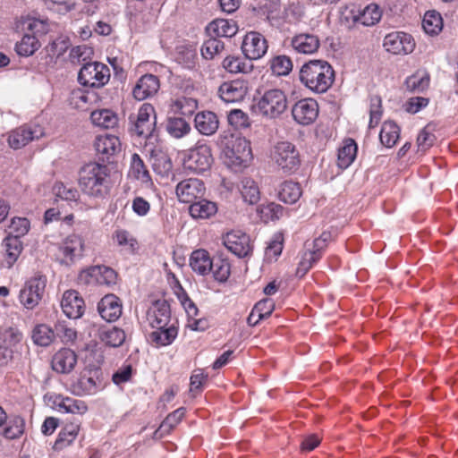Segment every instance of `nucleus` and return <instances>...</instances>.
I'll list each match as a JSON object with an SVG mask.
<instances>
[{
    "label": "nucleus",
    "mask_w": 458,
    "mask_h": 458,
    "mask_svg": "<svg viewBox=\"0 0 458 458\" xmlns=\"http://www.w3.org/2000/svg\"><path fill=\"white\" fill-rule=\"evenodd\" d=\"M78 183L83 194L92 199H104L111 189L110 171L106 165L90 162L79 171Z\"/></svg>",
    "instance_id": "nucleus-1"
},
{
    "label": "nucleus",
    "mask_w": 458,
    "mask_h": 458,
    "mask_svg": "<svg viewBox=\"0 0 458 458\" xmlns=\"http://www.w3.org/2000/svg\"><path fill=\"white\" fill-rule=\"evenodd\" d=\"M299 78L310 90L325 93L335 81V71L327 61L310 60L301 66Z\"/></svg>",
    "instance_id": "nucleus-2"
},
{
    "label": "nucleus",
    "mask_w": 458,
    "mask_h": 458,
    "mask_svg": "<svg viewBox=\"0 0 458 458\" xmlns=\"http://www.w3.org/2000/svg\"><path fill=\"white\" fill-rule=\"evenodd\" d=\"M270 158L284 174H293L301 165L299 150L290 141L276 142L270 150Z\"/></svg>",
    "instance_id": "nucleus-3"
},
{
    "label": "nucleus",
    "mask_w": 458,
    "mask_h": 458,
    "mask_svg": "<svg viewBox=\"0 0 458 458\" xmlns=\"http://www.w3.org/2000/svg\"><path fill=\"white\" fill-rule=\"evenodd\" d=\"M332 240L330 232H323L318 238L312 242H305V250L301 255V260L296 269V276H304L308 271L317 264L322 258L328 242Z\"/></svg>",
    "instance_id": "nucleus-4"
},
{
    "label": "nucleus",
    "mask_w": 458,
    "mask_h": 458,
    "mask_svg": "<svg viewBox=\"0 0 458 458\" xmlns=\"http://www.w3.org/2000/svg\"><path fill=\"white\" fill-rule=\"evenodd\" d=\"M213 157L208 145L199 141L196 146L183 153L182 164L186 170L202 174L211 167Z\"/></svg>",
    "instance_id": "nucleus-5"
},
{
    "label": "nucleus",
    "mask_w": 458,
    "mask_h": 458,
    "mask_svg": "<svg viewBox=\"0 0 458 458\" xmlns=\"http://www.w3.org/2000/svg\"><path fill=\"white\" fill-rule=\"evenodd\" d=\"M259 114L270 119L279 117L287 108L285 93L278 89H267L257 102Z\"/></svg>",
    "instance_id": "nucleus-6"
},
{
    "label": "nucleus",
    "mask_w": 458,
    "mask_h": 458,
    "mask_svg": "<svg viewBox=\"0 0 458 458\" xmlns=\"http://www.w3.org/2000/svg\"><path fill=\"white\" fill-rule=\"evenodd\" d=\"M110 78L109 68L101 63L84 64L78 74L79 82L90 88H100L106 84Z\"/></svg>",
    "instance_id": "nucleus-7"
},
{
    "label": "nucleus",
    "mask_w": 458,
    "mask_h": 458,
    "mask_svg": "<svg viewBox=\"0 0 458 458\" xmlns=\"http://www.w3.org/2000/svg\"><path fill=\"white\" fill-rule=\"evenodd\" d=\"M117 273L106 266H92L79 274L78 281L85 285H114L117 282Z\"/></svg>",
    "instance_id": "nucleus-8"
},
{
    "label": "nucleus",
    "mask_w": 458,
    "mask_h": 458,
    "mask_svg": "<svg viewBox=\"0 0 458 458\" xmlns=\"http://www.w3.org/2000/svg\"><path fill=\"white\" fill-rule=\"evenodd\" d=\"M130 121L132 123L131 128L139 137L149 138L156 128V113L152 105L143 104L136 115H130Z\"/></svg>",
    "instance_id": "nucleus-9"
},
{
    "label": "nucleus",
    "mask_w": 458,
    "mask_h": 458,
    "mask_svg": "<svg viewBox=\"0 0 458 458\" xmlns=\"http://www.w3.org/2000/svg\"><path fill=\"white\" fill-rule=\"evenodd\" d=\"M46 285L47 278L44 276L30 278L20 291V302L24 308L33 310L41 301Z\"/></svg>",
    "instance_id": "nucleus-10"
},
{
    "label": "nucleus",
    "mask_w": 458,
    "mask_h": 458,
    "mask_svg": "<svg viewBox=\"0 0 458 458\" xmlns=\"http://www.w3.org/2000/svg\"><path fill=\"white\" fill-rule=\"evenodd\" d=\"M84 240L78 234H70L58 246V258L62 264L70 266L81 259L84 252Z\"/></svg>",
    "instance_id": "nucleus-11"
},
{
    "label": "nucleus",
    "mask_w": 458,
    "mask_h": 458,
    "mask_svg": "<svg viewBox=\"0 0 458 458\" xmlns=\"http://www.w3.org/2000/svg\"><path fill=\"white\" fill-rule=\"evenodd\" d=\"M383 46L394 55H408L414 51L416 44L411 35L396 31L385 37Z\"/></svg>",
    "instance_id": "nucleus-12"
},
{
    "label": "nucleus",
    "mask_w": 458,
    "mask_h": 458,
    "mask_svg": "<svg viewBox=\"0 0 458 458\" xmlns=\"http://www.w3.org/2000/svg\"><path fill=\"white\" fill-rule=\"evenodd\" d=\"M206 187L204 182L198 178H188L181 181L175 189L176 196L180 202L193 203L204 197Z\"/></svg>",
    "instance_id": "nucleus-13"
},
{
    "label": "nucleus",
    "mask_w": 458,
    "mask_h": 458,
    "mask_svg": "<svg viewBox=\"0 0 458 458\" xmlns=\"http://www.w3.org/2000/svg\"><path fill=\"white\" fill-rule=\"evenodd\" d=\"M43 130L39 125H22L8 134V144L13 149H20L34 140L43 136Z\"/></svg>",
    "instance_id": "nucleus-14"
},
{
    "label": "nucleus",
    "mask_w": 458,
    "mask_h": 458,
    "mask_svg": "<svg viewBox=\"0 0 458 458\" xmlns=\"http://www.w3.org/2000/svg\"><path fill=\"white\" fill-rule=\"evenodd\" d=\"M242 49L248 59L258 60L267 53V43L262 34L250 31L245 35Z\"/></svg>",
    "instance_id": "nucleus-15"
},
{
    "label": "nucleus",
    "mask_w": 458,
    "mask_h": 458,
    "mask_svg": "<svg viewBox=\"0 0 458 458\" xmlns=\"http://www.w3.org/2000/svg\"><path fill=\"white\" fill-rule=\"evenodd\" d=\"M225 246L234 255L243 258L251 252L250 236L245 233L235 230L227 233L224 238Z\"/></svg>",
    "instance_id": "nucleus-16"
},
{
    "label": "nucleus",
    "mask_w": 458,
    "mask_h": 458,
    "mask_svg": "<svg viewBox=\"0 0 458 458\" xmlns=\"http://www.w3.org/2000/svg\"><path fill=\"white\" fill-rule=\"evenodd\" d=\"M293 119L300 124L313 123L318 114V105L313 98H303L296 102L292 108Z\"/></svg>",
    "instance_id": "nucleus-17"
},
{
    "label": "nucleus",
    "mask_w": 458,
    "mask_h": 458,
    "mask_svg": "<svg viewBox=\"0 0 458 458\" xmlns=\"http://www.w3.org/2000/svg\"><path fill=\"white\" fill-rule=\"evenodd\" d=\"M248 93V83L242 80L225 81L218 88V96L225 103H237Z\"/></svg>",
    "instance_id": "nucleus-18"
},
{
    "label": "nucleus",
    "mask_w": 458,
    "mask_h": 458,
    "mask_svg": "<svg viewBox=\"0 0 458 458\" xmlns=\"http://www.w3.org/2000/svg\"><path fill=\"white\" fill-rule=\"evenodd\" d=\"M73 392L78 395L95 394L102 388L97 370L85 369L72 384Z\"/></svg>",
    "instance_id": "nucleus-19"
},
{
    "label": "nucleus",
    "mask_w": 458,
    "mask_h": 458,
    "mask_svg": "<svg viewBox=\"0 0 458 458\" xmlns=\"http://www.w3.org/2000/svg\"><path fill=\"white\" fill-rule=\"evenodd\" d=\"M149 325L156 329L165 327L171 320L170 306L165 300H157L152 303L147 312Z\"/></svg>",
    "instance_id": "nucleus-20"
},
{
    "label": "nucleus",
    "mask_w": 458,
    "mask_h": 458,
    "mask_svg": "<svg viewBox=\"0 0 458 458\" xmlns=\"http://www.w3.org/2000/svg\"><path fill=\"white\" fill-rule=\"evenodd\" d=\"M290 45L297 54L312 55L319 49L320 39L316 34L301 32L291 38Z\"/></svg>",
    "instance_id": "nucleus-21"
},
{
    "label": "nucleus",
    "mask_w": 458,
    "mask_h": 458,
    "mask_svg": "<svg viewBox=\"0 0 458 458\" xmlns=\"http://www.w3.org/2000/svg\"><path fill=\"white\" fill-rule=\"evenodd\" d=\"M61 308L67 318H79L84 312V301L78 292L66 291L61 301Z\"/></svg>",
    "instance_id": "nucleus-22"
},
{
    "label": "nucleus",
    "mask_w": 458,
    "mask_h": 458,
    "mask_svg": "<svg viewBox=\"0 0 458 458\" xmlns=\"http://www.w3.org/2000/svg\"><path fill=\"white\" fill-rule=\"evenodd\" d=\"M159 88L160 82L157 76L148 73L138 80L133 88L132 94L137 100H144L154 96Z\"/></svg>",
    "instance_id": "nucleus-23"
},
{
    "label": "nucleus",
    "mask_w": 458,
    "mask_h": 458,
    "mask_svg": "<svg viewBox=\"0 0 458 458\" xmlns=\"http://www.w3.org/2000/svg\"><path fill=\"white\" fill-rule=\"evenodd\" d=\"M101 318L108 322L115 321L122 315V304L118 297L107 294L101 299L98 305Z\"/></svg>",
    "instance_id": "nucleus-24"
},
{
    "label": "nucleus",
    "mask_w": 458,
    "mask_h": 458,
    "mask_svg": "<svg viewBox=\"0 0 458 458\" xmlns=\"http://www.w3.org/2000/svg\"><path fill=\"white\" fill-rule=\"evenodd\" d=\"M77 363V354L69 348L59 350L52 358V369L62 374L70 373Z\"/></svg>",
    "instance_id": "nucleus-25"
},
{
    "label": "nucleus",
    "mask_w": 458,
    "mask_h": 458,
    "mask_svg": "<svg viewBox=\"0 0 458 458\" xmlns=\"http://www.w3.org/2000/svg\"><path fill=\"white\" fill-rule=\"evenodd\" d=\"M226 155L234 165L247 164L252 158L250 142L242 138L236 139Z\"/></svg>",
    "instance_id": "nucleus-26"
},
{
    "label": "nucleus",
    "mask_w": 458,
    "mask_h": 458,
    "mask_svg": "<svg viewBox=\"0 0 458 458\" xmlns=\"http://www.w3.org/2000/svg\"><path fill=\"white\" fill-rule=\"evenodd\" d=\"M207 32L210 37L232 38L238 31V26L233 20L216 19L208 23Z\"/></svg>",
    "instance_id": "nucleus-27"
},
{
    "label": "nucleus",
    "mask_w": 458,
    "mask_h": 458,
    "mask_svg": "<svg viewBox=\"0 0 458 458\" xmlns=\"http://www.w3.org/2000/svg\"><path fill=\"white\" fill-rule=\"evenodd\" d=\"M213 259L209 253L203 250L192 251L190 257V266L191 269L199 276H207L211 273Z\"/></svg>",
    "instance_id": "nucleus-28"
},
{
    "label": "nucleus",
    "mask_w": 458,
    "mask_h": 458,
    "mask_svg": "<svg viewBox=\"0 0 458 458\" xmlns=\"http://www.w3.org/2000/svg\"><path fill=\"white\" fill-rule=\"evenodd\" d=\"M195 128L203 135H212L218 129V119L215 113L204 111L198 113L194 119Z\"/></svg>",
    "instance_id": "nucleus-29"
},
{
    "label": "nucleus",
    "mask_w": 458,
    "mask_h": 458,
    "mask_svg": "<svg viewBox=\"0 0 458 458\" xmlns=\"http://www.w3.org/2000/svg\"><path fill=\"white\" fill-rule=\"evenodd\" d=\"M351 11L353 22L360 23L364 26H372L379 21L381 18V11L375 4L367 5L362 11Z\"/></svg>",
    "instance_id": "nucleus-30"
},
{
    "label": "nucleus",
    "mask_w": 458,
    "mask_h": 458,
    "mask_svg": "<svg viewBox=\"0 0 458 458\" xmlns=\"http://www.w3.org/2000/svg\"><path fill=\"white\" fill-rule=\"evenodd\" d=\"M4 248V261L8 267L13 266L20 257L23 245L21 239L16 237H5L2 242Z\"/></svg>",
    "instance_id": "nucleus-31"
},
{
    "label": "nucleus",
    "mask_w": 458,
    "mask_h": 458,
    "mask_svg": "<svg viewBox=\"0 0 458 458\" xmlns=\"http://www.w3.org/2000/svg\"><path fill=\"white\" fill-rule=\"evenodd\" d=\"M189 212L194 219H208L217 212V207L215 202L201 198L191 204Z\"/></svg>",
    "instance_id": "nucleus-32"
},
{
    "label": "nucleus",
    "mask_w": 458,
    "mask_h": 458,
    "mask_svg": "<svg viewBox=\"0 0 458 458\" xmlns=\"http://www.w3.org/2000/svg\"><path fill=\"white\" fill-rule=\"evenodd\" d=\"M357 144L352 139H347L338 150L337 166L341 169H346L354 161L357 155Z\"/></svg>",
    "instance_id": "nucleus-33"
},
{
    "label": "nucleus",
    "mask_w": 458,
    "mask_h": 458,
    "mask_svg": "<svg viewBox=\"0 0 458 458\" xmlns=\"http://www.w3.org/2000/svg\"><path fill=\"white\" fill-rule=\"evenodd\" d=\"M94 146L98 153L112 156L120 150L121 143L118 137L105 134L97 137Z\"/></svg>",
    "instance_id": "nucleus-34"
},
{
    "label": "nucleus",
    "mask_w": 458,
    "mask_h": 458,
    "mask_svg": "<svg viewBox=\"0 0 458 458\" xmlns=\"http://www.w3.org/2000/svg\"><path fill=\"white\" fill-rule=\"evenodd\" d=\"M178 334L177 327L172 324L167 325L165 327L156 329L153 331L149 338L156 346H166L171 344L176 338Z\"/></svg>",
    "instance_id": "nucleus-35"
},
{
    "label": "nucleus",
    "mask_w": 458,
    "mask_h": 458,
    "mask_svg": "<svg viewBox=\"0 0 458 458\" xmlns=\"http://www.w3.org/2000/svg\"><path fill=\"white\" fill-rule=\"evenodd\" d=\"M242 197L246 203L250 205L256 204L260 199L259 188L257 182L250 178L242 179L239 186Z\"/></svg>",
    "instance_id": "nucleus-36"
},
{
    "label": "nucleus",
    "mask_w": 458,
    "mask_h": 458,
    "mask_svg": "<svg viewBox=\"0 0 458 458\" xmlns=\"http://www.w3.org/2000/svg\"><path fill=\"white\" fill-rule=\"evenodd\" d=\"M198 107V102L193 98L177 97L172 100L170 108L174 114L191 116Z\"/></svg>",
    "instance_id": "nucleus-37"
},
{
    "label": "nucleus",
    "mask_w": 458,
    "mask_h": 458,
    "mask_svg": "<svg viewBox=\"0 0 458 458\" xmlns=\"http://www.w3.org/2000/svg\"><path fill=\"white\" fill-rule=\"evenodd\" d=\"M301 196V191L299 183L285 181L280 185L278 198L281 201L287 204L295 203Z\"/></svg>",
    "instance_id": "nucleus-38"
},
{
    "label": "nucleus",
    "mask_w": 458,
    "mask_h": 458,
    "mask_svg": "<svg viewBox=\"0 0 458 458\" xmlns=\"http://www.w3.org/2000/svg\"><path fill=\"white\" fill-rule=\"evenodd\" d=\"M55 403L66 413L84 414L88 411V406L83 401L71 397L57 396Z\"/></svg>",
    "instance_id": "nucleus-39"
},
{
    "label": "nucleus",
    "mask_w": 458,
    "mask_h": 458,
    "mask_svg": "<svg viewBox=\"0 0 458 458\" xmlns=\"http://www.w3.org/2000/svg\"><path fill=\"white\" fill-rule=\"evenodd\" d=\"M400 137V128L398 125L392 122H385L382 125L379 139L381 143L386 148L394 147Z\"/></svg>",
    "instance_id": "nucleus-40"
},
{
    "label": "nucleus",
    "mask_w": 458,
    "mask_h": 458,
    "mask_svg": "<svg viewBox=\"0 0 458 458\" xmlns=\"http://www.w3.org/2000/svg\"><path fill=\"white\" fill-rule=\"evenodd\" d=\"M90 119L95 125L105 129L114 128L118 123L117 115L109 109L93 111Z\"/></svg>",
    "instance_id": "nucleus-41"
},
{
    "label": "nucleus",
    "mask_w": 458,
    "mask_h": 458,
    "mask_svg": "<svg viewBox=\"0 0 458 458\" xmlns=\"http://www.w3.org/2000/svg\"><path fill=\"white\" fill-rule=\"evenodd\" d=\"M422 27L428 35H437L443 29V19L441 14L435 11H428L422 20Z\"/></svg>",
    "instance_id": "nucleus-42"
},
{
    "label": "nucleus",
    "mask_w": 458,
    "mask_h": 458,
    "mask_svg": "<svg viewBox=\"0 0 458 458\" xmlns=\"http://www.w3.org/2000/svg\"><path fill=\"white\" fill-rule=\"evenodd\" d=\"M305 16V6L301 0H289L284 9V17L289 23H298Z\"/></svg>",
    "instance_id": "nucleus-43"
},
{
    "label": "nucleus",
    "mask_w": 458,
    "mask_h": 458,
    "mask_svg": "<svg viewBox=\"0 0 458 458\" xmlns=\"http://www.w3.org/2000/svg\"><path fill=\"white\" fill-rule=\"evenodd\" d=\"M80 427L78 424L70 423L60 431L55 442V449L61 450L71 445L78 436Z\"/></svg>",
    "instance_id": "nucleus-44"
},
{
    "label": "nucleus",
    "mask_w": 458,
    "mask_h": 458,
    "mask_svg": "<svg viewBox=\"0 0 458 458\" xmlns=\"http://www.w3.org/2000/svg\"><path fill=\"white\" fill-rule=\"evenodd\" d=\"M125 333L123 329L111 327L100 333L101 341L110 347H119L125 341Z\"/></svg>",
    "instance_id": "nucleus-45"
},
{
    "label": "nucleus",
    "mask_w": 458,
    "mask_h": 458,
    "mask_svg": "<svg viewBox=\"0 0 458 458\" xmlns=\"http://www.w3.org/2000/svg\"><path fill=\"white\" fill-rule=\"evenodd\" d=\"M275 308V304L271 299H264L259 301L253 308L251 313L248 317V323L250 326H255L258 324V320L252 322V318L258 317L259 319H264L268 318L273 310Z\"/></svg>",
    "instance_id": "nucleus-46"
},
{
    "label": "nucleus",
    "mask_w": 458,
    "mask_h": 458,
    "mask_svg": "<svg viewBox=\"0 0 458 458\" xmlns=\"http://www.w3.org/2000/svg\"><path fill=\"white\" fill-rule=\"evenodd\" d=\"M129 173L132 177L141 181L144 183H148L151 181V177L144 165L143 160L136 153L131 156Z\"/></svg>",
    "instance_id": "nucleus-47"
},
{
    "label": "nucleus",
    "mask_w": 458,
    "mask_h": 458,
    "mask_svg": "<svg viewBox=\"0 0 458 458\" xmlns=\"http://www.w3.org/2000/svg\"><path fill=\"white\" fill-rule=\"evenodd\" d=\"M223 67L231 73H247L252 69V64L238 56H227L223 61Z\"/></svg>",
    "instance_id": "nucleus-48"
},
{
    "label": "nucleus",
    "mask_w": 458,
    "mask_h": 458,
    "mask_svg": "<svg viewBox=\"0 0 458 458\" xmlns=\"http://www.w3.org/2000/svg\"><path fill=\"white\" fill-rule=\"evenodd\" d=\"M435 125L427 124L419 133L417 137V148L419 152H426L435 143L437 138L434 134Z\"/></svg>",
    "instance_id": "nucleus-49"
},
{
    "label": "nucleus",
    "mask_w": 458,
    "mask_h": 458,
    "mask_svg": "<svg viewBox=\"0 0 458 458\" xmlns=\"http://www.w3.org/2000/svg\"><path fill=\"white\" fill-rule=\"evenodd\" d=\"M40 47L35 35H24L21 40L16 44L15 50L21 56L32 55Z\"/></svg>",
    "instance_id": "nucleus-50"
},
{
    "label": "nucleus",
    "mask_w": 458,
    "mask_h": 458,
    "mask_svg": "<svg viewBox=\"0 0 458 458\" xmlns=\"http://www.w3.org/2000/svg\"><path fill=\"white\" fill-rule=\"evenodd\" d=\"M113 240L118 246L130 253H133L137 249V240L126 230H116L113 234Z\"/></svg>",
    "instance_id": "nucleus-51"
},
{
    "label": "nucleus",
    "mask_w": 458,
    "mask_h": 458,
    "mask_svg": "<svg viewBox=\"0 0 458 458\" xmlns=\"http://www.w3.org/2000/svg\"><path fill=\"white\" fill-rule=\"evenodd\" d=\"M166 130L171 136L180 139L190 132L191 126L183 118L170 117Z\"/></svg>",
    "instance_id": "nucleus-52"
},
{
    "label": "nucleus",
    "mask_w": 458,
    "mask_h": 458,
    "mask_svg": "<svg viewBox=\"0 0 458 458\" xmlns=\"http://www.w3.org/2000/svg\"><path fill=\"white\" fill-rule=\"evenodd\" d=\"M55 332L47 325L37 326L32 332L34 343L40 346H48L55 338Z\"/></svg>",
    "instance_id": "nucleus-53"
},
{
    "label": "nucleus",
    "mask_w": 458,
    "mask_h": 458,
    "mask_svg": "<svg viewBox=\"0 0 458 458\" xmlns=\"http://www.w3.org/2000/svg\"><path fill=\"white\" fill-rule=\"evenodd\" d=\"M25 420L21 416L10 418L7 426L4 430V436L9 439H15L24 433Z\"/></svg>",
    "instance_id": "nucleus-54"
},
{
    "label": "nucleus",
    "mask_w": 458,
    "mask_h": 458,
    "mask_svg": "<svg viewBox=\"0 0 458 458\" xmlns=\"http://www.w3.org/2000/svg\"><path fill=\"white\" fill-rule=\"evenodd\" d=\"M270 68L274 74L284 76L289 74L293 69V62L286 55H277L271 60Z\"/></svg>",
    "instance_id": "nucleus-55"
},
{
    "label": "nucleus",
    "mask_w": 458,
    "mask_h": 458,
    "mask_svg": "<svg viewBox=\"0 0 458 458\" xmlns=\"http://www.w3.org/2000/svg\"><path fill=\"white\" fill-rule=\"evenodd\" d=\"M30 227V221L25 217H13L9 225V235L20 239L28 233Z\"/></svg>",
    "instance_id": "nucleus-56"
},
{
    "label": "nucleus",
    "mask_w": 458,
    "mask_h": 458,
    "mask_svg": "<svg viewBox=\"0 0 458 458\" xmlns=\"http://www.w3.org/2000/svg\"><path fill=\"white\" fill-rule=\"evenodd\" d=\"M224 49V43L216 37H210L201 47V55L208 60L213 59L216 55Z\"/></svg>",
    "instance_id": "nucleus-57"
},
{
    "label": "nucleus",
    "mask_w": 458,
    "mask_h": 458,
    "mask_svg": "<svg viewBox=\"0 0 458 458\" xmlns=\"http://www.w3.org/2000/svg\"><path fill=\"white\" fill-rule=\"evenodd\" d=\"M211 272L215 280L224 283L230 276V264L225 259H213Z\"/></svg>",
    "instance_id": "nucleus-58"
},
{
    "label": "nucleus",
    "mask_w": 458,
    "mask_h": 458,
    "mask_svg": "<svg viewBox=\"0 0 458 458\" xmlns=\"http://www.w3.org/2000/svg\"><path fill=\"white\" fill-rule=\"evenodd\" d=\"M382 117V101L380 97L372 96L369 99V128L376 127Z\"/></svg>",
    "instance_id": "nucleus-59"
},
{
    "label": "nucleus",
    "mask_w": 458,
    "mask_h": 458,
    "mask_svg": "<svg viewBox=\"0 0 458 458\" xmlns=\"http://www.w3.org/2000/svg\"><path fill=\"white\" fill-rule=\"evenodd\" d=\"M228 123L237 130L250 126L248 114L240 109H234L229 113Z\"/></svg>",
    "instance_id": "nucleus-60"
},
{
    "label": "nucleus",
    "mask_w": 458,
    "mask_h": 458,
    "mask_svg": "<svg viewBox=\"0 0 458 458\" xmlns=\"http://www.w3.org/2000/svg\"><path fill=\"white\" fill-rule=\"evenodd\" d=\"M54 191L57 198L66 201H76L79 197V193L76 189L67 187L64 183H56L54 187Z\"/></svg>",
    "instance_id": "nucleus-61"
},
{
    "label": "nucleus",
    "mask_w": 458,
    "mask_h": 458,
    "mask_svg": "<svg viewBox=\"0 0 458 458\" xmlns=\"http://www.w3.org/2000/svg\"><path fill=\"white\" fill-rule=\"evenodd\" d=\"M406 86L411 90L422 91L428 88L429 84V77L427 74H414L407 78Z\"/></svg>",
    "instance_id": "nucleus-62"
},
{
    "label": "nucleus",
    "mask_w": 458,
    "mask_h": 458,
    "mask_svg": "<svg viewBox=\"0 0 458 458\" xmlns=\"http://www.w3.org/2000/svg\"><path fill=\"white\" fill-rule=\"evenodd\" d=\"M185 415V409L181 407L172 413L168 414L167 417L162 422L160 428L164 431L172 430L183 418Z\"/></svg>",
    "instance_id": "nucleus-63"
},
{
    "label": "nucleus",
    "mask_w": 458,
    "mask_h": 458,
    "mask_svg": "<svg viewBox=\"0 0 458 458\" xmlns=\"http://www.w3.org/2000/svg\"><path fill=\"white\" fill-rule=\"evenodd\" d=\"M55 334L65 344L72 343L77 338L76 330L62 323L55 326Z\"/></svg>",
    "instance_id": "nucleus-64"
}]
</instances>
